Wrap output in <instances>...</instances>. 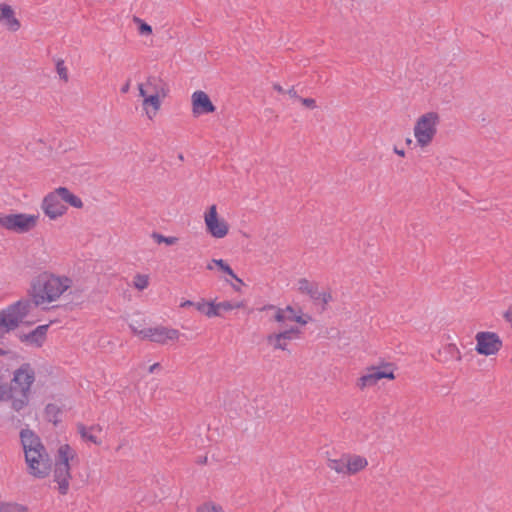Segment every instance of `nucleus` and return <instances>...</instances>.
I'll use <instances>...</instances> for the list:
<instances>
[{"label":"nucleus","instance_id":"obj_1","mask_svg":"<svg viewBox=\"0 0 512 512\" xmlns=\"http://www.w3.org/2000/svg\"><path fill=\"white\" fill-rule=\"evenodd\" d=\"M20 439L25 452L28 473L39 479L47 477L50 474L52 462L40 437L30 429H22Z\"/></svg>","mask_w":512,"mask_h":512},{"label":"nucleus","instance_id":"obj_2","mask_svg":"<svg viewBox=\"0 0 512 512\" xmlns=\"http://www.w3.org/2000/svg\"><path fill=\"white\" fill-rule=\"evenodd\" d=\"M72 280L66 276L59 277L54 274L43 272L33 278L29 295L34 298V307L46 302H53L60 297L68 288Z\"/></svg>","mask_w":512,"mask_h":512},{"label":"nucleus","instance_id":"obj_3","mask_svg":"<svg viewBox=\"0 0 512 512\" xmlns=\"http://www.w3.org/2000/svg\"><path fill=\"white\" fill-rule=\"evenodd\" d=\"M76 456L69 444H63L58 448L55 458L54 481L59 485L58 490L61 495H66L69 489V480L71 479L70 460Z\"/></svg>","mask_w":512,"mask_h":512},{"label":"nucleus","instance_id":"obj_4","mask_svg":"<svg viewBox=\"0 0 512 512\" xmlns=\"http://www.w3.org/2000/svg\"><path fill=\"white\" fill-rule=\"evenodd\" d=\"M440 121L437 112H428L421 115L414 127V135L418 145L425 147L430 144L437 133V125Z\"/></svg>","mask_w":512,"mask_h":512},{"label":"nucleus","instance_id":"obj_5","mask_svg":"<svg viewBox=\"0 0 512 512\" xmlns=\"http://www.w3.org/2000/svg\"><path fill=\"white\" fill-rule=\"evenodd\" d=\"M39 219V215L25 213H0V226L8 231L24 234L32 230Z\"/></svg>","mask_w":512,"mask_h":512},{"label":"nucleus","instance_id":"obj_6","mask_svg":"<svg viewBox=\"0 0 512 512\" xmlns=\"http://www.w3.org/2000/svg\"><path fill=\"white\" fill-rule=\"evenodd\" d=\"M384 378L389 380H393L395 378L394 365L392 363H384L378 367L371 366L367 369V373L363 374L358 379L357 386L360 389L371 387L376 385L379 380Z\"/></svg>","mask_w":512,"mask_h":512},{"label":"nucleus","instance_id":"obj_7","mask_svg":"<svg viewBox=\"0 0 512 512\" xmlns=\"http://www.w3.org/2000/svg\"><path fill=\"white\" fill-rule=\"evenodd\" d=\"M475 340V350L480 355H494L502 348V340L495 332L480 331L476 334Z\"/></svg>","mask_w":512,"mask_h":512},{"label":"nucleus","instance_id":"obj_8","mask_svg":"<svg viewBox=\"0 0 512 512\" xmlns=\"http://www.w3.org/2000/svg\"><path fill=\"white\" fill-rule=\"evenodd\" d=\"M142 340H149L158 344H166L168 340H177L180 332L174 328L156 326L145 328L138 332Z\"/></svg>","mask_w":512,"mask_h":512},{"label":"nucleus","instance_id":"obj_9","mask_svg":"<svg viewBox=\"0 0 512 512\" xmlns=\"http://www.w3.org/2000/svg\"><path fill=\"white\" fill-rule=\"evenodd\" d=\"M207 232L214 238H223L228 234L229 226L224 219H220L216 205H211L205 213Z\"/></svg>","mask_w":512,"mask_h":512},{"label":"nucleus","instance_id":"obj_10","mask_svg":"<svg viewBox=\"0 0 512 512\" xmlns=\"http://www.w3.org/2000/svg\"><path fill=\"white\" fill-rule=\"evenodd\" d=\"M61 201L57 189L44 197L41 208L51 220H55L66 213L68 208Z\"/></svg>","mask_w":512,"mask_h":512},{"label":"nucleus","instance_id":"obj_11","mask_svg":"<svg viewBox=\"0 0 512 512\" xmlns=\"http://www.w3.org/2000/svg\"><path fill=\"white\" fill-rule=\"evenodd\" d=\"M35 381V371L30 363H23L13 373L12 382L20 387L21 394H30Z\"/></svg>","mask_w":512,"mask_h":512},{"label":"nucleus","instance_id":"obj_12","mask_svg":"<svg viewBox=\"0 0 512 512\" xmlns=\"http://www.w3.org/2000/svg\"><path fill=\"white\" fill-rule=\"evenodd\" d=\"M192 113L195 117L215 112L216 106L211 101L209 95L204 91L198 90L192 94Z\"/></svg>","mask_w":512,"mask_h":512},{"label":"nucleus","instance_id":"obj_13","mask_svg":"<svg viewBox=\"0 0 512 512\" xmlns=\"http://www.w3.org/2000/svg\"><path fill=\"white\" fill-rule=\"evenodd\" d=\"M20 323H22V321L19 315L10 305L2 309L0 311V340L4 337L5 333L15 330Z\"/></svg>","mask_w":512,"mask_h":512},{"label":"nucleus","instance_id":"obj_14","mask_svg":"<svg viewBox=\"0 0 512 512\" xmlns=\"http://www.w3.org/2000/svg\"><path fill=\"white\" fill-rule=\"evenodd\" d=\"M139 96L143 98V108L146 111L147 116L152 119V117L156 114V112L161 107L162 96H159L157 93L148 94V90L144 88V84H138Z\"/></svg>","mask_w":512,"mask_h":512},{"label":"nucleus","instance_id":"obj_15","mask_svg":"<svg viewBox=\"0 0 512 512\" xmlns=\"http://www.w3.org/2000/svg\"><path fill=\"white\" fill-rule=\"evenodd\" d=\"M0 22L11 32H16L21 27L13 8L6 3H0Z\"/></svg>","mask_w":512,"mask_h":512},{"label":"nucleus","instance_id":"obj_16","mask_svg":"<svg viewBox=\"0 0 512 512\" xmlns=\"http://www.w3.org/2000/svg\"><path fill=\"white\" fill-rule=\"evenodd\" d=\"M144 84V88L151 91V93H157L162 98H165L169 92L167 84L156 76H149Z\"/></svg>","mask_w":512,"mask_h":512},{"label":"nucleus","instance_id":"obj_17","mask_svg":"<svg viewBox=\"0 0 512 512\" xmlns=\"http://www.w3.org/2000/svg\"><path fill=\"white\" fill-rule=\"evenodd\" d=\"M53 321L48 324L37 326L34 330L30 331V345L35 347H42L47 339V332Z\"/></svg>","mask_w":512,"mask_h":512},{"label":"nucleus","instance_id":"obj_18","mask_svg":"<svg viewBox=\"0 0 512 512\" xmlns=\"http://www.w3.org/2000/svg\"><path fill=\"white\" fill-rule=\"evenodd\" d=\"M367 464L368 462L365 457L348 454L346 474H356L357 472L363 470L367 466Z\"/></svg>","mask_w":512,"mask_h":512},{"label":"nucleus","instance_id":"obj_19","mask_svg":"<svg viewBox=\"0 0 512 512\" xmlns=\"http://www.w3.org/2000/svg\"><path fill=\"white\" fill-rule=\"evenodd\" d=\"M241 306V303L232 304L230 301H223L220 303H215L214 301H211L210 308L208 310V317H220L222 316L221 310L230 311L233 310L234 308H240Z\"/></svg>","mask_w":512,"mask_h":512},{"label":"nucleus","instance_id":"obj_20","mask_svg":"<svg viewBox=\"0 0 512 512\" xmlns=\"http://www.w3.org/2000/svg\"><path fill=\"white\" fill-rule=\"evenodd\" d=\"M56 189L62 201H64L65 203L69 204L74 208L80 209L83 207V202L81 198L73 194L67 187H58Z\"/></svg>","mask_w":512,"mask_h":512},{"label":"nucleus","instance_id":"obj_21","mask_svg":"<svg viewBox=\"0 0 512 512\" xmlns=\"http://www.w3.org/2000/svg\"><path fill=\"white\" fill-rule=\"evenodd\" d=\"M10 306L19 315V318L23 322V319L29 314L32 306H34V298L31 297V299H20Z\"/></svg>","mask_w":512,"mask_h":512},{"label":"nucleus","instance_id":"obj_22","mask_svg":"<svg viewBox=\"0 0 512 512\" xmlns=\"http://www.w3.org/2000/svg\"><path fill=\"white\" fill-rule=\"evenodd\" d=\"M307 295L314 301L315 304L322 303L323 310H325V305L332 301V295L328 292H320L318 290V284L315 283L311 288V291L307 293Z\"/></svg>","mask_w":512,"mask_h":512},{"label":"nucleus","instance_id":"obj_23","mask_svg":"<svg viewBox=\"0 0 512 512\" xmlns=\"http://www.w3.org/2000/svg\"><path fill=\"white\" fill-rule=\"evenodd\" d=\"M293 339V336L290 334L288 329H285L283 331H280L278 333H271L267 335L266 342L271 347H280V340H291Z\"/></svg>","mask_w":512,"mask_h":512},{"label":"nucleus","instance_id":"obj_24","mask_svg":"<svg viewBox=\"0 0 512 512\" xmlns=\"http://www.w3.org/2000/svg\"><path fill=\"white\" fill-rule=\"evenodd\" d=\"M44 414L47 421L57 425L61 421L59 415L62 414V409L54 403H48L45 406Z\"/></svg>","mask_w":512,"mask_h":512},{"label":"nucleus","instance_id":"obj_25","mask_svg":"<svg viewBox=\"0 0 512 512\" xmlns=\"http://www.w3.org/2000/svg\"><path fill=\"white\" fill-rule=\"evenodd\" d=\"M348 454H343L339 459H328V467L335 470L337 473L346 474V465Z\"/></svg>","mask_w":512,"mask_h":512},{"label":"nucleus","instance_id":"obj_26","mask_svg":"<svg viewBox=\"0 0 512 512\" xmlns=\"http://www.w3.org/2000/svg\"><path fill=\"white\" fill-rule=\"evenodd\" d=\"M77 429H78V433L81 435V438L85 441H89V442H92L96 445H100L102 443L101 440H99L95 435H93L89 430V428H87L84 424L82 423H79L77 425Z\"/></svg>","mask_w":512,"mask_h":512},{"label":"nucleus","instance_id":"obj_27","mask_svg":"<svg viewBox=\"0 0 512 512\" xmlns=\"http://www.w3.org/2000/svg\"><path fill=\"white\" fill-rule=\"evenodd\" d=\"M292 311V306L288 305L285 308H277L273 316L274 321L278 323H284L286 321L291 322V317L287 316V312Z\"/></svg>","mask_w":512,"mask_h":512},{"label":"nucleus","instance_id":"obj_28","mask_svg":"<svg viewBox=\"0 0 512 512\" xmlns=\"http://www.w3.org/2000/svg\"><path fill=\"white\" fill-rule=\"evenodd\" d=\"M28 508L18 503H0V512H27Z\"/></svg>","mask_w":512,"mask_h":512},{"label":"nucleus","instance_id":"obj_29","mask_svg":"<svg viewBox=\"0 0 512 512\" xmlns=\"http://www.w3.org/2000/svg\"><path fill=\"white\" fill-rule=\"evenodd\" d=\"M21 395H22L21 398H13L12 397V399H10L12 401V403H11L12 409L17 412H19L24 407H26L29 402V394H21Z\"/></svg>","mask_w":512,"mask_h":512},{"label":"nucleus","instance_id":"obj_30","mask_svg":"<svg viewBox=\"0 0 512 512\" xmlns=\"http://www.w3.org/2000/svg\"><path fill=\"white\" fill-rule=\"evenodd\" d=\"M134 22L137 24L138 32L140 35L152 34V27L148 23H146L144 20L135 16Z\"/></svg>","mask_w":512,"mask_h":512},{"label":"nucleus","instance_id":"obj_31","mask_svg":"<svg viewBox=\"0 0 512 512\" xmlns=\"http://www.w3.org/2000/svg\"><path fill=\"white\" fill-rule=\"evenodd\" d=\"M152 237L158 244L165 243L166 245H174L178 241L177 237H167L158 232H153Z\"/></svg>","mask_w":512,"mask_h":512},{"label":"nucleus","instance_id":"obj_32","mask_svg":"<svg viewBox=\"0 0 512 512\" xmlns=\"http://www.w3.org/2000/svg\"><path fill=\"white\" fill-rule=\"evenodd\" d=\"M314 284H315V282H310L306 278H301V279L298 280V290L302 294H306L307 295V293L311 291V288L313 287Z\"/></svg>","mask_w":512,"mask_h":512},{"label":"nucleus","instance_id":"obj_33","mask_svg":"<svg viewBox=\"0 0 512 512\" xmlns=\"http://www.w3.org/2000/svg\"><path fill=\"white\" fill-rule=\"evenodd\" d=\"M299 313L300 314L291 317V322H296L300 325H306L308 322L312 321V317L309 314H303L301 308H299Z\"/></svg>","mask_w":512,"mask_h":512},{"label":"nucleus","instance_id":"obj_34","mask_svg":"<svg viewBox=\"0 0 512 512\" xmlns=\"http://www.w3.org/2000/svg\"><path fill=\"white\" fill-rule=\"evenodd\" d=\"M56 71L60 79L64 80L65 82L68 81V72L63 60L59 59L56 61Z\"/></svg>","mask_w":512,"mask_h":512},{"label":"nucleus","instance_id":"obj_35","mask_svg":"<svg viewBox=\"0 0 512 512\" xmlns=\"http://www.w3.org/2000/svg\"><path fill=\"white\" fill-rule=\"evenodd\" d=\"M197 512H224L220 505H216L213 503H204L201 505Z\"/></svg>","mask_w":512,"mask_h":512},{"label":"nucleus","instance_id":"obj_36","mask_svg":"<svg viewBox=\"0 0 512 512\" xmlns=\"http://www.w3.org/2000/svg\"><path fill=\"white\" fill-rule=\"evenodd\" d=\"M148 277L146 275L137 274L135 276L134 285L138 290H143L148 286Z\"/></svg>","mask_w":512,"mask_h":512},{"label":"nucleus","instance_id":"obj_37","mask_svg":"<svg viewBox=\"0 0 512 512\" xmlns=\"http://www.w3.org/2000/svg\"><path fill=\"white\" fill-rule=\"evenodd\" d=\"M211 301H206L205 299H201L198 302L194 303V307L202 314L208 317V310L210 308Z\"/></svg>","mask_w":512,"mask_h":512},{"label":"nucleus","instance_id":"obj_38","mask_svg":"<svg viewBox=\"0 0 512 512\" xmlns=\"http://www.w3.org/2000/svg\"><path fill=\"white\" fill-rule=\"evenodd\" d=\"M212 263L217 266V268L222 271L224 274L227 271H231L230 265L223 259H213Z\"/></svg>","mask_w":512,"mask_h":512},{"label":"nucleus","instance_id":"obj_39","mask_svg":"<svg viewBox=\"0 0 512 512\" xmlns=\"http://www.w3.org/2000/svg\"><path fill=\"white\" fill-rule=\"evenodd\" d=\"M445 350L450 354L451 357H455L457 360L461 359L460 351L455 344H448Z\"/></svg>","mask_w":512,"mask_h":512},{"label":"nucleus","instance_id":"obj_40","mask_svg":"<svg viewBox=\"0 0 512 512\" xmlns=\"http://www.w3.org/2000/svg\"><path fill=\"white\" fill-rule=\"evenodd\" d=\"M299 101L304 105L305 107L309 109H314L316 107V101L313 98H299Z\"/></svg>","mask_w":512,"mask_h":512},{"label":"nucleus","instance_id":"obj_41","mask_svg":"<svg viewBox=\"0 0 512 512\" xmlns=\"http://www.w3.org/2000/svg\"><path fill=\"white\" fill-rule=\"evenodd\" d=\"M129 328L131 329L132 333L134 335H137L140 337L139 331H143L145 328H142V325L138 321H134L129 324Z\"/></svg>","mask_w":512,"mask_h":512},{"label":"nucleus","instance_id":"obj_42","mask_svg":"<svg viewBox=\"0 0 512 512\" xmlns=\"http://www.w3.org/2000/svg\"><path fill=\"white\" fill-rule=\"evenodd\" d=\"M225 274H226V275H228V276H230V277H231L232 279H234L236 282H238V283H240V284L244 285L243 280H242V279H240V278L235 274V272L233 271V269H232V268H231V271H227Z\"/></svg>","mask_w":512,"mask_h":512},{"label":"nucleus","instance_id":"obj_43","mask_svg":"<svg viewBox=\"0 0 512 512\" xmlns=\"http://www.w3.org/2000/svg\"><path fill=\"white\" fill-rule=\"evenodd\" d=\"M288 331L293 336V338L298 337L301 334V330L297 326H291Z\"/></svg>","mask_w":512,"mask_h":512},{"label":"nucleus","instance_id":"obj_44","mask_svg":"<svg viewBox=\"0 0 512 512\" xmlns=\"http://www.w3.org/2000/svg\"><path fill=\"white\" fill-rule=\"evenodd\" d=\"M280 347H273L274 350L280 349L282 351H287L289 354H291V351L287 348V341L286 340H280Z\"/></svg>","mask_w":512,"mask_h":512},{"label":"nucleus","instance_id":"obj_45","mask_svg":"<svg viewBox=\"0 0 512 512\" xmlns=\"http://www.w3.org/2000/svg\"><path fill=\"white\" fill-rule=\"evenodd\" d=\"M18 337H19V340L22 343L30 344V332L29 333L20 334Z\"/></svg>","mask_w":512,"mask_h":512},{"label":"nucleus","instance_id":"obj_46","mask_svg":"<svg viewBox=\"0 0 512 512\" xmlns=\"http://www.w3.org/2000/svg\"><path fill=\"white\" fill-rule=\"evenodd\" d=\"M286 93H288V95L291 98H295V99H298V100H299V98H301L300 96H298L297 91L295 90L294 87H291L289 90L286 91Z\"/></svg>","mask_w":512,"mask_h":512},{"label":"nucleus","instance_id":"obj_47","mask_svg":"<svg viewBox=\"0 0 512 512\" xmlns=\"http://www.w3.org/2000/svg\"><path fill=\"white\" fill-rule=\"evenodd\" d=\"M194 303H195V302H193V301H191V300H185V301H183V302L180 304V307H182V308H185V307H191V306H193V307H194Z\"/></svg>","mask_w":512,"mask_h":512},{"label":"nucleus","instance_id":"obj_48","mask_svg":"<svg viewBox=\"0 0 512 512\" xmlns=\"http://www.w3.org/2000/svg\"><path fill=\"white\" fill-rule=\"evenodd\" d=\"M273 89L276 90L279 93H286V90H284L283 87L280 84H278V83H275L273 85Z\"/></svg>","mask_w":512,"mask_h":512},{"label":"nucleus","instance_id":"obj_49","mask_svg":"<svg viewBox=\"0 0 512 512\" xmlns=\"http://www.w3.org/2000/svg\"><path fill=\"white\" fill-rule=\"evenodd\" d=\"M161 368V364L160 363H154L153 365H151L149 367V372L150 373H153L155 372L157 369H160Z\"/></svg>","mask_w":512,"mask_h":512},{"label":"nucleus","instance_id":"obj_50","mask_svg":"<svg viewBox=\"0 0 512 512\" xmlns=\"http://www.w3.org/2000/svg\"><path fill=\"white\" fill-rule=\"evenodd\" d=\"M278 307H276L275 305H272V304H268V305H265L263 306L260 311H264V310H276Z\"/></svg>","mask_w":512,"mask_h":512},{"label":"nucleus","instance_id":"obj_51","mask_svg":"<svg viewBox=\"0 0 512 512\" xmlns=\"http://www.w3.org/2000/svg\"><path fill=\"white\" fill-rule=\"evenodd\" d=\"M130 88V81L128 80L121 88L122 93H127Z\"/></svg>","mask_w":512,"mask_h":512},{"label":"nucleus","instance_id":"obj_52","mask_svg":"<svg viewBox=\"0 0 512 512\" xmlns=\"http://www.w3.org/2000/svg\"><path fill=\"white\" fill-rule=\"evenodd\" d=\"M394 152L402 157L405 155V151L403 149H398L396 146L394 147Z\"/></svg>","mask_w":512,"mask_h":512},{"label":"nucleus","instance_id":"obj_53","mask_svg":"<svg viewBox=\"0 0 512 512\" xmlns=\"http://www.w3.org/2000/svg\"><path fill=\"white\" fill-rule=\"evenodd\" d=\"M206 462H207V457H206V456H204V457H199V458L197 459V463H198V464H205Z\"/></svg>","mask_w":512,"mask_h":512},{"label":"nucleus","instance_id":"obj_54","mask_svg":"<svg viewBox=\"0 0 512 512\" xmlns=\"http://www.w3.org/2000/svg\"><path fill=\"white\" fill-rule=\"evenodd\" d=\"M90 431H101V427L99 425H92L89 427Z\"/></svg>","mask_w":512,"mask_h":512},{"label":"nucleus","instance_id":"obj_55","mask_svg":"<svg viewBox=\"0 0 512 512\" xmlns=\"http://www.w3.org/2000/svg\"><path fill=\"white\" fill-rule=\"evenodd\" d=\"M297 315V312L295 311V309L292 307V311L291 312H287V316L289 317H293V316H296Z\"/></svg>","mask_w":512,"mask_h":512},{"label":"nucleus","instance_id":"obj_56","mask_svg":"<svg viewBox=\"0 0 512 512\" xmlns=\"http://www.w3.org/2000/svg\"><path fill=\"white\" fill-rule=\"evenodd\" d=\"M8 354V351L0 348V356H6Z\"/></svg>","mask_w":512,"mask_h":512},{"label":"nucleus","instance_id":"obj_57","mask_svg":"<svg viewBox=\"0 0 512 512\" xmlns=\"http://www.w3.org/2000/svg\"><path fill=\"white\" fill-rule=\"evenodd\" d=\"M231 285L234 288V290H236V291L240 290L239 287H237V286H239V283H236V285H234V284H231Z\"/></svg>","mask_w":512,"mask_h":512},{"label":"nucleus","instance_id":"obj_58","mask_svg":"<svg viewBox=\"0 0 512 512\" xmlns=\"http://www.w3.org/2000/svg\"><path fill=\"white\" fill-rule=\"evenodd\" d=\"M231 285L234 288V290H236V291L240 290L239 287H237V286H239V283H236V285H234V284H231Z\"/></svg>","mask_w":512,"mask_h":512},{"label":"nucleus","instance_id":"obj_59","mask_svg":"<svg viewBox=\"0 0 512 512\" xmlns=\"http://www.w3.org/2000/svg\"><path fill=\"white\" fill-rule=\"evenodd\" d=\"M207 269L212 270L213 266L211 264H208Z\"/></svg>","mask_w":512,"mask_h":512}]
</instances>
